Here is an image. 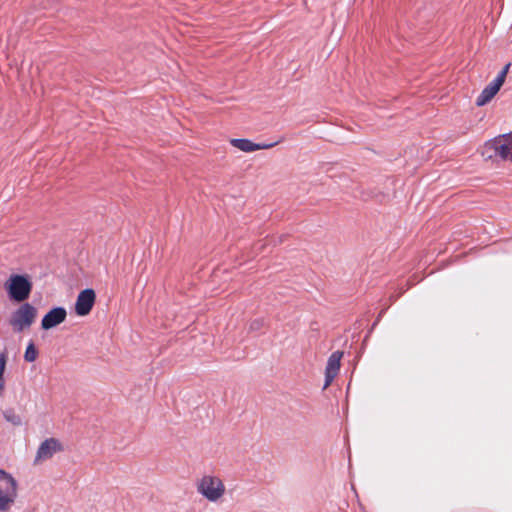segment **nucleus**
Returning a JSON list of instances; mask_svg holds the SVG:
<instances>
[{
	"mask_svg": "<svg viewBox=\"0 0 512 512\" xmlns=\"http://www.w3.org/2000/svg\"><path fill=\"white\" fill-rule=\"evenodd\" d=\"M4 288L12 301L22 303L31 294L32 282L27 275L12 274L6 280Z\"/></svg>",
	"mask_w": 512,
	"mask_h": 512,
	"instance_id": "obj_1",
	"label": "nucleus"
},
{
	"mask_svg": "<svg viewBox=\"0 0 512 512\" xmlns=\"http://www.w3.org/2000/svg\"><path fill=\"white\" fill-rule=\"evenodd\" d=\"M36 316L37 309L32 304L25 302L12 312L9 324L15 332H22L34 323Z\"/></svg>",
	"mask_w": 512,
	"mask_h": 512,
	"instance_id": "obj_2",
	"label": "nucleus"
},
{
	"mask_svg": "<svg viewBox=\"0 0 512 512\" xmlns=\"http://www.w3.org/2000/svg\"><path fill=\"white\" fill-rule=\"evenodd\" d=\"M197 491L207 500L216 502L225 493V486L220 478L206 475L197 485Z\"/></svg>",
	"mask_w": 512,
	"mask_h": 512,
	"instance_id": "obj_3",
	"label": "nucleus"
},
{
	"mask_svg": "<svg viewBox=\"0 0 512 512\" xmlns=\"http://www.w3.org/2000/svg\"><path fill=\"white\" fill-rule=\"evenodd\" d=\"M0 481L5 482V487H0V511H7L17 497L18 484L10 473L1 468Z\"/></svg>",
	"mask_w": 512,
	"mask_h": 512,
	"instance_id": "obj_4",
	"label": "nucleus"
},
{
	"mask_svg": "<svg viewBox=\"0 0 512 512\" xmlns=\"http://www.w3.org/2000/svg\"><path fill=\"white\" fill-rule=\"evenodd\" d=\"M95 292L91 288L82 290L76 299L75 311L79 316H85L90 313L95 303Z\"/></svg>",
	"mask_w": 512,
	"mask_h": 512,
	"instance_id": "obj_5",
	"label": "nucleus"
},
{
	"mask_svg": "<svg viewBox=\"0 0 512 512\" xmlns=\"http://www.w3.org/2000/svg\"><path fill=\"white\" fill-rule=\"evenodd\" d=\"M67 311L62 306H57L49 310L41 320V328L50 330L65 321Z\"/></svg>",
	"mask_w": 512,
	"mask_h": 512,
	"instance_id": "obj_6",
	"label": "nucleus"
},
{
	"mask_svg": "<svg viewBox=\"0 0 512 512\" xmlns=\"http://www.w3.org/2000/svg\"><path fill=\"white\" fill-rule=\"evenodd\" d=\"M343 356V352L334 351L328 358L326 369H325V382L323 389H326L333 382L340 370V361Z\"/></svg>",
	"mask_w": 512,
	"mask_h": 512,
	"instance_id": "obj_7",
	"label": "nucleus"
},
{
	"mask_svg": "<svg viewBox=\"0 0 512 512\" xmlns=\"http://www.w3.org/2000/svg\"><path fill=\"white\" fill-rule=\"evenodd\" d=\"M279 142L280 141L273 143H254L250 139L246 138H234L230 140V143L233 147L243 152H254L257 150L270 149L277 145Z\"/></svg>",
	"mask_w": 512,
	"mask_h": 512,
	"instance_id": "obj_8",
	"label": "nucleus"
},
{
	"mask_svg": "<svg viewBox=\"0 0 512 512\" xmlns=\"http://www.w3.org/2000/svg\"><path fill=\"white\" fill-rule=\"evenodd\" d=\"M62 450L61 443L55 438H49L44 440L36 454V460H46L51 458L56 452Z\"/></svg>",
	"mask_w": 512,
	"mask_h": 512,
	"instance_id": "obj_9",
	"label": "nucleus"
},
{
	"mask_svg": "<svg viewBox=\"0 0 512 512\" xmlns=\"http://www.w3.org/2000/svg\"><path fill=\"white\" fill-rule=\"evenodd\" d=\"M500 161L512 162V132L497 136Z\"/></svg>",
	"mask_w": 512,
	"mask_h": 512,
	"instance_id": "obj_10",
	"label": "nucleus"
},
{
	"mask_svg": "<svg viewBox=\"0 0 512 512\" xmlns=\"http://www.w3.org/2000/svg\"><path fill=\"white\" fill-rule=\"evenodd\" d=\"M499 141L497 136L485 142L482 147L481 155L488 160L500 161Z\"/></svg>",
	"mask_w": 512,
	"mask_h": 512,
	"instance_id": "obj_11",
	"label": "nucleus"
},
{
	"mask_svg": "<svg viewBox=\"0 0 512 512\" xmlns=\"http://www.w3.org/2000/svg\"><path fill=\"white\" fill-rule=\"evenodd\" d=\"M500 86L495 84L493 81L489 83L478 95L476 99V106L482 107L489 103L493 97L498 93L500 90Z\"/></svg>",
	"mask_w": 512,
	"mask_h": 512,
	"instance_id": "obj_12",
	"label": "nucleus"
},
{
	"mask_svg": "<svg viewBox=\"0 0 512 512\" xmlns=\"http://www.w3.org/2000/svg\"><path fill=\"white\" fill-rule=\"evenodd\" d=\"M38 351L32 341L29 342V344L26 347L25 353H24V360L26 362H34L37 358Z\"/></svg>",
	"mask_w": 512,
	"mask_h": 512,
	"instance_id": "obj_13",
	"label": "nucleus"
},
{
	"mask_svg": "<svg viewBox=\"0 0 512 512\" xmlns=\"http://www.w3.org/2000/svg\"><path fill=\"white\" fill-rule=\"evenodd\" d=\"M510 67H511V63H507L502 68V70L498 73V75L495 77L493 82L501 87L504 84V82H505V79H506V76H507V74L509 72Z\"/></svg>",
	"mask_w": 512,
	"mask_h": 512,
	"instance_id": "obj_14",
	"label": "nucleus"
},
{
	"mask_svg": "<svg viewBox=\"0 0 512 512\" xmlns=\"http://www.w3.org/2000/svg\"><path fill=\"white\" fill-rule=\"evenodd\" d=\"M6 363H7V353L4 351V352L0 353V379H2V377L4 375Z\"/></svg>",
	"mask_w": 512,
	"mask_h": 512,
	"instance_id": "obj_15",
	"label": "nucleus"
},
{
	"mask_svg": "<svg viewBox=\"0 0 512 512\" xmlns=\"http://www.w3.org/2000/svg\"><path fill=\"white\" fill-rule=\"evenodd\" d=\"M5 416V419L11 423H13L14 425H20L21 424V419L19 416L15 415L14 413H9V412H6L4 414Z\"/></svg>",
	"mask_w": 512,
	"mask_h": 512,
	"instance_id": "obj_16",
	"label": "nucleus"
},
{
	"mask_svg": "<svg viewBox=\"0 0 512 512\" xmlns=\"http://www.w3.org/2000/svg\"><path fill=\"white\" fill-rule=\"evenodd\" d=\"M264 325V320L263 319H256L254 321L251 322L250 324V330L251 331H258L260 330Z\"/></svg>",
	"mask_w": 512,
	"mask_h": 512,
	"instance_id": "obj_17",
	"label": "nucleus"
},
{
	"mask_svg": "<svg viewBox=\"0 0 512 512\" xmlns=\"http://www.w3.org/2000/svg\"><path fill=\"white\" fill-rule=\"evenodd\" d=\"M383 313H384V310H382V311L379 313V315L377 316V318H376L375 322L373 323V325H372L371 329L369 330L368 334H370V333L372 332V330L375 328V326L378 324V322L380 321V319H381V317H382Z\"/></svg>",
	"mask_w": 512,
	"mask_h": 512,
	"instance_id": "obj_18",
	"label": "nucleus"
},
{
	"mask_svg": "<svg viewBox=\"0 0 512 512\" xmlns=\"http://www.w3.org/2000/svg\"><path fill=\"white\" fill-rule=\"evenodd\" d=\"M4 386H5L4 379L2 378V379H0V394L2 393V391L4 389Z\"/></svg>",
	"mask_w": 512,
	"mask_h": 512,
	"instance_id": "obj_19",
	"label": "nucleus"
}]
</instances>
